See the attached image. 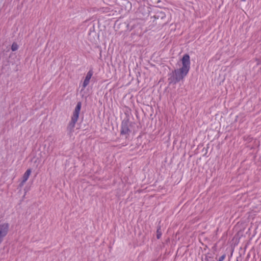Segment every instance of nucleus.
<instances>
[{"instance_id": "obj_8", "label": "nucleus", "mask_w": 261, "mask_h": 261, "mask_svg": "<svg viewBox=\"0 0 261 261\" xmlns=\"http://www.w3.org/2000/svg\"><path fill=\"white\" fill-rule=\"evenodd\" d=\"M162 232L161 231V226H159L158 227L157 230H156V238L158 239H160L162 236Z\"/></svg>"}, {"instance_id": "obj_11", "label": "nucleus", "mask_w": 261, "mask_h": 261, "mask_svg": "<svg viewBox=\"0 0 261 261\" xmlns=\"http://www.w3.org/2000/svg\"><path fill=\"white\" fill-rule=\"evenodd\" d=\"M260 70H261V67H260Z\"/></svg>"}, {"instance_id": "obj_1", "label": "nucleus", "mask_w": 261, "mask_h": 261, "mask_svg": "<svg viewBox=\"0 0 261 261\" xmlns=\"http://www.w3.org/2000/svg\"><path fill=\"white\" fill-rule=\"evenodd\" d=\"M182 66L175 69L168 79L170 84H175L182 80L188 73L190 69V58L188 54H185L181 59Z\"/></svg>"}, {"instance_id": "obj_6", "label": "nucleus", "mask_w": 261, "mask_h": 261, "mask_svg": "<svg viewBox=\"0 0 261 261\" xmlns=\"http://www.w3.org/2000/svg\"><path fill=\"white\" fill-rule=\"evenodd\" d=\"M32 170L31 169H28L25 172V173L23 174L22 176V180L21 181L20 184V186H23L24 184V183L28 180L31 173Z\"/></svg>"}, {"instance_id": "obj_10", "label": "nucleus", "mask_w": 261, "mask_h": 261, "mask_svg": "<svg viewBox=\"0 0 261 261\" xmlns=\"http://www.w3.org/2000/svg\"><path fill=\"white\" fill-rule=\"evenodd\" d=\"M226 257L225 254H223L222 256H221L218 261H223V260L225 259Z\"/></svg>"}, {"instance_id": "obj_3", "label": "nucleus", "mask_w": 261, "mask_h": 261, "mask_svg": "<svg viewBox=\"0 0 261 261\" xmlns=\"http://www.w3.org/2000/svg\"><path fill=\"white\" fill-rule=\"evenodd\" d=\"M129 126L130 124L128 119L123 120L121 124V135H129L131 132V130L129 129Z\"/></svg>"}, {"instance_id": "obj_4", "label": "nucleus", "mask_w": 261, "mask_h": 261, "mask_svg": "<svg viewBox=\"0 0 261 261\" xmlns=\"http://www.w3.org/2000/svg\"><path fill=\"white\" fill-rule=\"evenodd\" d=\"M9 228L8 223H4L0 224V244L3 242L4 238L7 236Z\"/></svg>"}, {"instance_id": "obj_7", "label": "nucleus", "mask_w": 261, "mask_h": 261, "mask_svg": "<svg viewBox=\"0 0 261 261\" xmlns=\"http://www.w3.org/2000/svg\"><path fill=\"white\" fill-rule=\"evenodd\" d=\"M213 258V255L212 254L207 253L205 255L204 261H210Z\"/></svg>"}, {"instance_id": "obj_2", "label": "nucleus", "mask_w": 261, "mask_h": 261, "mask_svg": "<svg viewBox=\"0 0 261 261\" xmlns=\"http://www.w3.org/2000/svg\"><path fill=\"white\" fill-rule=\"evenodd\" d=\"M82 107V103L79 101L77 103L75 109L73 112L72 116H71V120L67 126V131L68 135L70 136L74 132V128L75 124L79 119L80 112Z\"/></svg>"}, {"instance_id": "obj_5", "label": "nucleus", "mask_w": 261, "mask_h": 261, "mask_svg": "<svg viewBox=\"0 0 261 261\" xmlns=\"http://www.w3.org/2000/svg\"><path fill=\"white\" fill-rule=\"evenodd\" d=\"M93 74V71L92 69H90L87 72L85 79L82 84V90H84L86 87L89 85L90 80Z\"/></svg>"}, {"instance_id": "obj_9", "label": "nucleus", "mask_w": 261, "mask_h": 261, "mask_svg": "<svg viewBox=\"0 0 261 261\" xmlns=\"http://www.w3.org/2000/svg\"><path fill=\"white\" fill-rule=\"evenodd\" d=\"M18 49V45L15 42H13L11 46V49L12 51H14L17 50Z\"/></svg>"}]
</instances>
